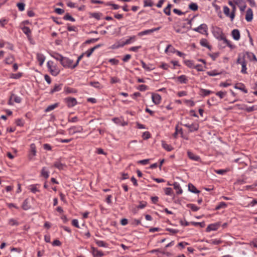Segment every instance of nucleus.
<instances>
[{
    "instance_id": "nucleus-1",
    "label": "nucleus",
    "mask_w": 257,
    "mask_h": 257,
    "mask_svg": "<svg viewBox=\"0 0 257 257\" xmlns=\"http://www.w3.org/2000/svg\"><path fill=\"white\" fill-rule=\"evenodd\" d=\"M236 63L241 64V72L243 74L247 73V68H246V63L247 60L244 59V55H241V54H239L238 55V57L236 60Z\"/></svg>"
},
{
    "instance_id": "nucleus-2",
    "label": "nucleus",
    "mask_w": 257,
    "mask_h": 257,
    "mask_svg": "<svg viewBox=\"0 0 257 257\" xmlns=\"http://www.w3.org/2000/svg\"><path fill=\"white\" fill-rule=\"evenodd\" d=\"M236 10V6H233V9H232L231 12L230 13V10L228 7L225 6L223 8V11L224 14L225 15L226 17H229L230 18L231 21H232L234 19Z\"/></svg>"
},
{
    "instance_id": "nucleus-3",
    "label": "nucleus",
    "mask_w": 257,
    "mask_h": 257,
    "mask_svg": "<svg viewBox=\"0 0 257 257\" xmlns=\"http://www.w3.org/2000/svg\"><path fill=\"white\" fill-rule=\"evenodd\" d=\"M64 102L69 108L74 107L77 104L76 98L71 97H68L64 99Z\"/></svg>"
},
{
    "instance_id": "nucleus-4",
    "label": "nucleus",
    "mask_w": 257,
    "mask_h": 257,
    "mask_svg": "<svg viewBox=\"0 0 257 257\" xmlns=\"http://www.w3.org/2000/svg\"><path fill=\"white\" fill-rule=\"evenodd\" d=\"M73 62V60L67 57H64L61 61V64L65 68H70L72 69Z\"/></svg>"
},
{
    "instance_id": "nucleus-5",
    "label": "nucleus",
    "mask_w": 257,
    "mask_h": 257,
    "mask_svg": "<svg viewBox=\"0 0 257 257\" xmlns=\"http://www.w3.org/2000/svg\"><path fill=\"white\" fill-rule=\"evenodd\" d=\"M241 55H244V59L248 60L250 61H257V59L255 56V55L249 52H245L244 53H240Z\"/></svg>"
},
{
    "instance_id": "nucleus-6",
    "label": "nucleus",
    "mask_w": 257,
    "mask_h": 257,
    "mask_svg": "<svg viewBox=\"0 0 257 257\" xmlns=\"http://www.w3.org/2000/svg\"><path fill=\"white\" fill-rule=\"evenodd\" d=\"M207 26L205 24H202L198 27L193 28L192 30L200 34H203L204 32H207Z\"/></svg>"
},
{
    "instance_id": "nucleus-7",
    "label": "nucleus",
    "mask_w": 257,
    "mask_h": 257,
    "mask_svg": "<svg viewBox=\"0 0 257 257\" xmlns=\"http://www.w3.org/2000/svg\"><path fill=\"white\" fill-rule=\"evenodd\" d=\"M220 40H223L224 43L226 44V45L229 47L231 49H234L235 48V46L232 45L230 41L228 40L223 35V34H221L219 38Z\"/></svg>"
},
{
    "instance_id": "nucleus-8",
    "label": "nucleus",
    "mask_w": 257,
    "mask_h": 257,
    "mask_svg": "<svg viewBox=\"0 0 257 257\" xmlns=\"http://www.w3.org/2000/svg\"><path fill=\"white\" fill-rule=\"evenodd\" d=\"M83 131V128L82 126H73L69 128L70 133L72 135L78 133H81Z\"/></svg>"
},
{
    "instance_id": "nucleus-9",
    "label": "nucleus",
    "mask_w": 257,
    "mask_h": 257,
    "mask_svg": "<svg viewBox=\"0 0 257 257\" xmlns=\"http://www.w3.org/2000/svg\"><path fill=\"white\" fill-rule=\"evenodd\" d=\"M187 155L188 158L192 160L199 162L201 161V159L199 156L195 155L190 151L187 152Z\"/></svg>"
},
{
    "instance_id": "nucleus-10",
    "label": "nucleus",
    "mask_w": 257,
    "mask_h": 257,
    "mask_svg": "<svg viewBox=\"0 0 257 257\" xmlns=\"http://www.w3.org/2000/svg\"><path fill=\"white\" fill-rule=\"evenodd\" d=\"M253 19V12L250 8H248L246 12L245 20L247 22H251Z\"/></svg>"
},
{
    "instance_id": "nucleus-11",
    "label": "nucleus",
    "mask_w": 257,
    "mask_h": 257,
    "mask_svg": "<svg viewBox=\"0 0 257 257\" xmlns=\"http://www.w3.org/2000/svg\"><path fill=\"white\" fill-rule=\"evenodd\" d=\"M92 253L93 257H101L104 255L103 252L99 251L94 247H91Z\"/></svg>"
},
{
    "instance_id": "nucleus-12",
    "label": "nucleus",
    "mask_w": 257,
    "mask_h": 257,
    "mask_svg": "<svg viewBox=\"0 0 257 257\" xmlns=\"http://www.w3.org/2000/svg\"><path fill=\"white\" fill-rule=\"evenodd\" d=\"M219 226H220V224L218 223L209 224L207 227V228L206 229V231L207 232H209L212 230H216L218 228Z\"/></svg>"
},
{
    "instance_id": "nucleus-13",
    "label": "nucleus",
    "mask_w": 257,
    "mask_h": 257,
    "mask_svg": "<svg viewBox=\"0 0 257 257\" xmlns=\"http://www.w3.org/2000/svg\"><path fill=\"white\" fill-rule=\"evenodd\" d=\"M231 36L234 40L238 41L240 37L239 31L238 29H234L231 32Z\"/></svg>"
},
{
    "instance_id": "nucleus-14",
    "label": "nucleus",
    "mask_w": 257,
    "mask_h": 257,
    "mask_svg": "<svg viewBox=\"0 0 257 257\" xmlns=\"http://www.w3.org/2000/svg\"><path fill=\"white\" fill-rule=\"evenodd\" d=\"M152 99L153 102L155 104H158L160 103V101L161 100V97L160 95H159L158 94L152 93Z\"/></svg>"
},
{
    "instance_id": "nucleus-15",
    "label": "nucleus",
    "mask_w": 257,
    "mask_h": 257,
    "mask_svg": "<svg viewBox=\"0 0 257 257\" xmlns=\"http://www.w3.org/2000/svg\"><path fill=\"white\" fill-rule=\"evenodd\" d=\"M234 88L243 91L245 93H247V90L245 88V85L241 83H237L235 85Z\"/></svg>"
},
{
    "instance_id": "nucleus-16",
    "label": "nucleus",
    "mask_w": 257,
    "mask_h": 257,
    "mask_svg": "<svg viewBox=\"0 0 257 257\" xmlns=\"http://www.w3.org/2000/svg\"><path fill=\"white\" fill-rule=\"evenodd\" d=\"M101 46V45H100V44H98V45L95 46L94 47L88 50L85 53V54H86V55L87 57H89L91 55L92 53L94 52V51L95 50H96V49L99 48Z\"/></svg>"
},
{
    "instance_id": "nucleus-17",
    "label": "nucleus",
    "mask_w": 257,
    "mask_h": 257,
    "mask_svg": "<svg viewBox=\"0 0 257 257\" xmlns=\"http://www.w3.org/2000/svg\"><path fill=\"white\" fill-rule=\"evenodd\" d=\"M53 166L54 167L60 170H63L66 167L64 164H62L59 161L55 162Z\"/></svg>"
},
{
    "instance_id": "nucleus-18",
    "label": "nucleus",
    "mask_w": 257,
    "mask_h": 257,
    "mask_svg": "<svg viewBox=\"0 0 257 257\" xmlns=\"http://www.w3.org/2000/svg\"><path fill=\"white\" fill-rule=\"evenodd\" d=\"M218 102L217 98L214 96L211 97L207 102V104L210 106L216 105Z\"/></svg>"
},
{
    "instance_id": "nucleus-19",
    "label": "nucleus",
    "mask_w": 257,
    "mask_h": 257,
    "mask_svg": "<svg viewBox=\"0 0 257 257\" xmlns=\"http://www.w3.org/2000/svg\"><path fill=\"white\" fill-rule=\"evenodd\" d=\"M37 59L39 62V65L40 66H42L45 61V57L44 55L41 53H38L37 54Z\"/></svg>"
},
{
    "instance_id": "nucleus-20",
    "label": "nucleus",
    "mask_w": 257,
    "mask_h": 257,
    "mask_svg": "<svg viewBox=\"0 0 257 257\" xmlns=\"http://www.w3.org/2000/svg\"><path fill=\"white\" fill-rule=\"evenodd\" d=\"M173 186H174V188L176 190L177 194H181L182 193L183 190L178 183L174 182Z\"/></svg>"
},
{
    "instance_id": "nucleus-21",
    "label": "nucleus",
    "mask_w": 257,
    "mask_h": 257,
    "mask_svg": "<svg viewBox=\"0 0 257 257\" xmlns=\"http://www.w3.org/2000/svg\"><path fill=\"white\" fill-rule=\"evenodd\" d=\"M178 81L181 84H186L188 82L187 76L185 75H182L177 77Z\"/></svg>"
},
{
    "instance_id": "nucleus-22",
    "label": "nucleus",
    "mask_w": 257,
    "mask_h": 257,
    "mask_svg": "<svg viewBox=\"0 0 257 257\" xmlns=\"http://www.w3.org/2000/svg\"><path fill=\"white\" fill-rule=\"evenodd\" d=\"M188 190L189 191L194 193H199L200 191L197 189L194 185L191 183L188 184Z\"/></svg>"
},
{
    "instance_id": "nucleus-23",
    "label": "nucleus",
    "mask_w": 257,
    "mask_h": 257,
    "mask_svg": "<svg viewBox=\"0 0 257 257\" xmlns=\"http://www.w3.org/2000/svg\"><path fill=\"white\" fill-rule=\"evenodd\" d=\"M62 85V84H56L54 88L51 90L50 93L53 94L55 92L59 91L61 89Z\"/></svg>"
},
{
    "instance_id": "nucleus-24",
    "label": "nucleus",
    "mask_w": 257,
    "mask_h": 257,
    "mask_svg": "<svg viewBox=\"0 0 257 257\" xmlns=\"http://www.w3.org/2000/svg\"><path fill=\"white\" fill-rule=\"evenodd\" d=\"M141 63L142 64L143 68L147 71H151L154 69V67H152L153 65L152 64H149L150 66L147 65L143 60L141 61Z\"/></svg>"
},
{
    "instance_id": "nucleus-25",
    "label": "nucleus",
    "mask_w": 257,
    "mask_h": 257,
    "mask_svg": "<svg viewBox=\"0 0 257 257\" xmlns=\"http://www.w3.org/2000/svg\"><path fill=\"white\" fill-rule=\"evenodd\" d=\"M200 44L202 46L205 47L211 50V46L208 44V41L206 39H202L200 41Z\"/></svg>"
},
{
    "instance_id": "nucleus-26",
    "label": "nucleus",
    "mask_w": 257,
    "mask_h": 257,
    "mask_svg": "<svg viewBox=\"0 0 257 257\" xmlns=\"http://www.w3.org/2000/svg\"><path fill=\"white\" fill-rule=\"evenodd\" d=\"M77 92V91L76 89L69 87H65L64 91L66 94H68L70 93H75Z\"/></svg>"
},
{
    "instance_id": "nucleus-27",
    "label": "nucleus",
    "mask_w": 257,
    "mask_h": 257,
    "mask_svg": "<svg viewBox=\"0 0 257 257\" xmlns=\"http://www.w3.org/2000/svg\"><path fill=\"white\" fill-rule=\"evenodd\" d=\"M101 16L102 14L99 12L89 13V17L90 18H94L97 20H99L100 19Z\"/></svg>"
},
{
    "instance_id": "nucleus-28",
    "label": "nucleus",
    "mask_w": 257,
    "mask_h": 257,
    "mask_svg": "<svg viewBox=\"0 0 257 257\" xmlns=\"http://www.w3.org/2000/svg\"><path fill=\"white\" fill-rule=\"evenodd\" d=\"M200 92H201V95L203 97L206 96L213 93V92L211 90L205 89L203 88H201L200 89Z\"/></svg>"
},
{
    "instance_id": "nucleus-29",
    "label": "nucleus",
    "mask_w": 257,
    "mask_h": 257,
    "mask_svg": "<svg viewBox=\"0 0 257 257\" xmlns=\"http://www.w3.org/2000/svg\"><path fill=\"white\" fill-rule=\"evenodd\" d=\"M89 84L98 89H100L103 88V86L98 81H91L90 82Z\"/></svg>"
},
{
    "instance_id": "nucleus-30",
    "label": "nucleus",
    "mask_w": 257,
    "mask_h": 257,
    "mask_svg": "<svg viewBox=\"0 0 257 257\" xmlns=\"http://www.w3.org/2000/svg\"><path fill=\"white\" fill-rule=\"evenodd\" d=\"M58 106V103H55L53 104L50 105L45 109V112H49L51 110H53V109H54L55 108L57 107Z\"/></svg>"
},
{
    "instance_id": "nucleus-31",
    "label": "nucleus",
    "mask_w": 257,
    "mask_h": 257,
    "mask_svg": "<svg viewBox=\"0 0 257 257\" xmlns=\"http://www.w3.org/2000/svg\"><path fill=\"white\" fill-rule=\"evenodd\" d=\"M22 207L24 210H27L30 208V206L29 205V201L28 199H26L24 201Z\"/></svg>"
},
{
    "instance_id": "nucleus-32",
    "label": "nucleus",
    "mask_w": 257,
    "mask_h": 257,
    "mask_svg": "<svg viewBox=\"0 0 257 257\" xmlns=\"http://www.w3.org/2000/svg\"><path fill=\"white\" fill-rule=\"evenodd\" d=\"M15 57L13 55H10L6 58L5 62L7 64H11L15 61Z\"/></svg>"
},
{
    "instance_id": "nucleus-33",
    "label": "nucleus",
    "mask_w": 257,
    "mask_h": 257,
    "mask_svg": "<svg viewBox=\"0 0 257 257\" xmlns=\"http://www.w3.org/2000/svg\"><path fill=\"white\" fill-rule=\"evenodd\" d=\"M23 33L25 34L28 38L30 37L31 31L28 27L25 26L22 29Z\"/></svg>"
},
{
    "instance_id": "nucleus-34",
    "label": "nucleus",
    "mask_w": 257,
    "mask_h": 257,
    "mask_svg": "<svg viewBox=\"0 0 257 257\" xmlns=\"http://www.w3.org/2000/svg\"><path fill=\"white\" fill-rule=\"evenodd\" d=\"M162 145L163 148L167 151H171L173 150L172 147L171 145L166 144L164 141H162Z\"/></svg>"
},
{
    "instance_id": "nucleus-35",
    "label": "nucleus",
    "mask_w": 257,
    "mask_h": 257,
    "mask_svg": "<svg viewBox=\"0 0 257 257\" xmlns=\"http://www.w3.org/2000/svg\"><path fill=\"white\" fill-rule=\"evenodd\" d=\"M199 128V125L197 123L191 124L189 126V130L191 132L196 131Z\"/></svg>"
},
{
    "instance_id": "nucleus-36",
    "label": "nucleus",
    "mask_w": 257,
    "mask_h": 257,
    "mask_svg": "<svg viewBox=\"0 0 257 257\" xmlns=\"http://www.w3.org/2000/svg\"><path fill=\"white\" fill-rule=\"evenodd\" d=\"M14 99V101L15 102L18 103H20L22 101V98L20 97H19L14 94H12L11 96V99Z\"/></svg>"
},
{
    "instance_id": "nucleus-37",
    "label": "nucleus",
    "mask_w": 257,
    "mask_h": 257,
    "mask_svg": "<svg viewBox=\"0 0 257 257\" xmlns=\"http://www.w3.org/2000/svg\"><path fill=\"white\" fill-rule=\"evenodd\" d=\"M241 109H244L247 112H252L255 110H257V105H253L252 106L246 107L245 108L241 107Z\"/></svg>"
},
{
    "instance_id": "nucleus-38",
    "label": "nucleus",
    "mask_w": 257,
    "mask_h": 257,
    "mask_svg": "<svg viewBox=\"0 0 257 257\" xmlns=\"http://www.w3.org/2000/svg\"><path fill=\"white\" fill-rule=\"evenodd\" d=\"M41 175L45 178L47 179L49 176V172L46 170L45 167H43L41 170Z\"/></svg>"
},
{
    "instance_id": "nucleus-39",
    "label": "nucleus",
    "mask_w": 257,
    "mask_h": 257,
    "mask_svg": "<svg viewBox=\"0 0 257 257\" xmlns=\"http://www.w3.org/2000/svg\"><path fill=\"white\" fill-rule=\"evenodd\" d=\"M189 9L192 11H196L198 9V6L197 4L194 3H191L189 5Z\"/></svg>"
},
{
    "instance_id": "nucleus-40",
    "label": "nucleus",
    "mask_w": 257,
    "mask_h": 257,
    "mask_svg": "<svg viewBox=\"0 0 257 257\" xmlns=\"http://www.w3.org/2000/svg\"><path fill=\"white\" fill-rule=\"evenodd\" d=\"M184 63L189 68H194V65L193 61L189 60H185Z\"/></svg>"
},
{
    "instance_id": "nucleus-41",
    "label": "nucleus",
    "mask_w": 257,
    "mask_h": 257,
    "mask_svg": "<svg viewBox=\"0 0 257 257\" xmlns=\"http://www.w3.org/2000/svg\"><path fill=\"white\" fill-rule=\"evenodd\" d=\"M63 19L65 20H68L71 22H74L75 21V19L72 17L69 13H66L65 16L63 17Z\"/></svg>"
},
{
    "instance_id": "nucleus-42",
    "label": "nucleus",
    "mask_w": 257,
    "mask_h": 257,
    "mask_svg": "<svg viewBox=\"0 0 257 257\" xmlns=\"http://www.w3.org/2000/svg\"><path fill=\"white\" fill-rule=\"evenodd\" d=\"M31 153L33 156H35L36 154V147L35 144H32L30 145Z\"/></svg>"
},
{
    "instance_id": "nucleus-43",
    "label": "nucleus",
    "mask_w": 257,
    "mask_h": 257,
    "mask_svg": "<svg viewBox=\"0 0 257 257\" xmlns=\"http://www.w3.org/2000/svg\"><path fill=\"white\" fill-rule=\"evenodd\" d=\"M37 186H39L38 184H35L30 186V190L34 193H36L37 192H39V190L37 188Z\"/></svg>"
},
{
    "instance_id": "nucleus-44",
    "label": "nucleus",
    "mask_w": 257,
    "mask_h": 257,
    "mask_svg": "<svg viewBox=\"0 0 257 257\" xmlns=\"http://www.w3.org/2000/svg\"><path fill=\"white\" fill-rule=\"evenodd\" d=\"M95 242L98 246L104 247H107V243L102 240H96Z\"/></svg>"
},
{
    "instance_id": "nucleus-45",
    "label": "nucleus",
    "mask_w": 257,
    "mask_h": 257,
    "mask_svg": "<svg viewBox=\"0 0 257 257\" xmlns=\"http://www.w3.org/2000/svg\"><path fill=\"white\" fill-rule=\"evenodd\" d=\"M52 57L57 60L59 61L60 63L61 62L62 60L64 58V57L62 55L59 53H55L54 55H52Z\"/></svg>"
},
{
    "instance_id": "nucleus-46",
    "label": "nucleus",
    "mask_w": 257,
    "mask_h": 257,
    "mask_svg": "<svg viewBox=\"0 0 257 257\" xmlns=\"http://www.w3.org/2000/svg\"><path fill=\"white\" fill-rule=\"evenodd\" d=\"M227 207V204L224 202H220L215 207L216 210H219L221 208H225Z\"/></svg>"
},
{
    "instance_id": "nucleus-47",
    "label": "nucleus",
    "mask_w": 257,
    "mask_h": 257,
    "mask_svg": "<svg viewBox=\"0 0 257 257\" xmlns=\"http://www.w3.org/2000/svg\"><path fill=\"white\" fill-rule=\"evenodd\" d=\"M22 76V73L19 72L17 74H11L10 75V78L13 79H19Z\"/></svg>"
},
{
    "instance_id": "nucleus-48",
    "label": "nucleus",
    "mask_w": 257,
    "mask_h": 257,
    "mask_svg": "<svg viewBox=\"0 0 257 257\" xmlns=\"http://www.w3.org/2000/svg\"><path fill=\"white\" fill-rule=\"evenodd\" d=\"M187 207L190 208L193 211H197L199 209V207L193 204H188Z\"/></svg>"
},
{
    "instance_id": "nucleus-49",
    "label": "nucleus",
    "mask_w": 257,
    "mask_h": 257,
    "mask_svg": "<svg viewBox=\"0 0 257 257\" xmlns=\"http://www.w3.org/2000/svg\"><path fill=\"white\" fill-rule=\"evenodd\" d=\"M138 90H139L141 91H145L149 89V87L148 86L144 84L140 85L137 88Z\"/></svg>"
},
{
    "instance_id": "nucleus-50",
    "label": "nucleus",
    "mask_w": 257,
    "mask_h": 257,
    "mask_svg": "<svg viewBox=\"0 0 257 257\" xmlns=\"http://www.w3.org/2000/svg\"><path fill=\"white\" fill-rule=\"evenodd\" d=\"M144 7H152L154 5V3L152 0H145L144 1Z\"/></svg>"
},
{
    "instance_id": "nucleus-51",
    "label": "nucleus",
    "mask_w": 257,
    "mask_h": 257,
    "mask_svg": "<svg viewBox=\"0 0 257 257\" xmlns=\"http://www.w3.org/2000/svg\"><path fill=\"white\" fill-rule=\"evenodd\" d=\"M190 223L194 226L199 225L200 226V227H201V228H203L205 226V224L204 222H197L192 221L190 222Z\"/></svg>"
},
{
    "instance_id": "nucleus-52",
    "label": "nucleus",
    "mask_w": 257,
    "mask_h": 257,
    "mask_svg": "<svg viewBox=\"0 0 257 257\" xmlns=\"http://www.w3.org/2000/svg\"><path fill=\"white\" fill-rule=\"evenodd\" d=\"M229 171V169H219L215 170V172L217 174L224 175Z\"/></svg>"
},
{
    "instance_id": "nucleus-53",
    "label": "nucleus",
    "mask_w": 257,
    "mask_h": 257,
    "mask_svg": "<svg viewBox=\"0 0 257 257\" xmlns=\"http://www.w3.org/2000/svg\"><path fill=\"white\" fill-rule=\"evenodd\" d=\"M9 224L11 226H14V225L18 226L19 224V222L16 220L13 219V218L10 219L9 220Z\"/></svg>"
},
{
    "instance_id": "nucleus-54",
    "label": "nucleus",
    "mask_w": 257,
    "mask_h": 257,
    "mask_svg": "<svg viewBox=\"0 0 257 257\" xmlns=\"http://www.w3.org/2000/svg\"><path fill=\"white\" fill-rule=\"evenodd\" d=\"M152 33L151 29L146 30L138 33V36H142L143 35H148Z\"/></svg>"
},
{
    "instance_id": "nucleus-55",
    "label": "nucleus",
    "mask_w": 257,
    "mask_h": 257,
    "mask_svg": "<svg viewBox=\"0 0 257 257\" xmlns=\"http://www.w3.org/2000/svg\"><path fill=\"white\" fill-rule=\"evenodd\" d=\"M136 39V36H132L129 38V39L125 40V43H127V45L131 44L132 42L135 41Z\"/></svg>"
},
{
    "instance_id": "nucleus-56",
    "label": "nucleus",
    "mask_w": 257,
    "mask_h": 257,
    "mask_svg": "<svg viewBox=\"0 0 257 257\" xmlns=\"http://www.w3.org/2000/svg\"><path fill=\"white\" fill-rule=\"evenodd\" d=\"M19 11H23L25 10V4L23 3H19L17 5Z\"/></svg>"
},
{
    "instance_id": "nucleus-57",
    "label": "nucleus",
    "mask_w": 257,
    "mask_h": 257,
    "mask_svg": "<svg viewBox=\"0 0 257 257\" xmlns=\"http://www.w3.org/2000/svg\"><path fill=\"white\" fill-rule=\"evenodd\" d=\"M98 40H99V38H92V39H90L86 40L84 42V44H89L92 43L96 42L98 41Z\"/></svg>"
},
{
    "instance_id": "nucleus-58",
    "label": "nucleus",
    "mask_w": 257,
    "mask_h": 257,
    "mask_svg": "<svg viewBox=\"0 0 257 257\" xmlns=\"http://www.w3.org/2000/svg\"><path fill=\"white\" fill-rule=\"evenodd\" d=\"M226 94V92L225 91H218L216 93V95L220 97V99L223 98L225 95Z\"/></svg>"
},
{
    "instance_id": "nucleus-59",
    "label": "nucleus",
    "mask_w": 257,
    "mask_h": 257,
    "mask_svg": "<svg viewBox=\"0 0 257 257\" xmlns=\"http://www.w3.org/2000/svg\"><path fill=\"white\" fill-rule=\"evenodd\" d=\"M221 73H217L216 70L211 71H208L207 72V74L208 75L210 76H214L220 74Z\"/></svg>"
},
{
    "instance_id": "nucleus-60",
    "label": "nucleus",
    "mask_w": 257,
    "mask_h": 257,
    "mask_svg": "<svg viewBox=\"0 0 257 257\" xmlns=\"http://www.w3.org/2000/svg\"><path fill=\"white\" fill-rule=\"evenodd\" d=\"M164 191L167 195H171L173 192L172 189L169 187L165 188Z\"/></svg>"
},
{
    "instance_id": "nucleus-61",
    "label": "nucleus",
    "mask_w": 257,
    "mask_h": 257,
    "mask_svg": "<svg viewBox=\"0 0 257 257\" xmlns=\"http://www.w3.org/2000/svg\"><path fill=\"white\" fill-rule=\"evenodd\" d=\"M50 71L51 74L54 76H57L60 72V71L58 69H53V68L51 69L50 70Z\"/></svg>"
},
{
    "instance_id": "nucleus-62",
    "label": "nucleus",
    "mask_w": 257,
    "mask_h": 257,
    "mask_svg": "<svg viewBox=\"0 0 257 257\" xmlns=\"http://www.w3.org/2000/svg\"><path fill=\"white\" fill-rule=\"evenodd\" d=\"M143 137L144 140H147L151 137L150 133L149 132H145L143 134Z\"/></svg>"
},
{
    "instance_id": "nucleus-63",
    "label": "nucleus",
    "mask_w": 257,
    "mask_h": 257,
    "mask_svg": "<svg viewBox=\"0 0 257 257\" xmlns=\"http://www.w3.org/2000/svg\"><path fill=\"white\" fill-rule=\"evenodd\" d=\"M16 123L18 126H22L24 125L23 121L21 118H18V119H16Z\"/></svg>"
},
{
    "instance_id": "nucleus-64",
    "label": "nucleus",
    "mask_w": 257,
    "mask_h": 257,
    "mask_svg": "<svg viewBox=\"0 0 257 257\" xmlns=\"http://www.w3.org/2000/svg\"><path fill=\"white\" fill-rule=\"evenodd\" d=\"M72 224L76 228H80L78 224V220L76 219H73L72 221Z\"/></svg>"
}]
</instances>
